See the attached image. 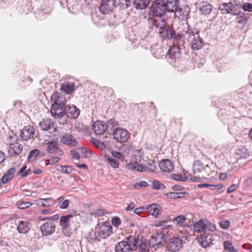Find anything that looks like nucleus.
<instances>
[{
	"label": "nucleus",
	"mask_w": 252,
	"mask_h": 252,
	"mask_svg": "<svg viewBox=\"0 0 252 252\" xmlns=\"http://www.w3.org/2000/svg\"><path fill=\"white\" fill-rule=\"evenodd\" d=\"M183 36L193 50L201 49L204 45V40L200 37L199 32L194 29L188 27L184 30Z\"/></svg>",
	"instance_id": "f257e3e1"
},
{
	"label": "nucleus",
	"mask_w": 252,
	"mask_h": 252,
	"mask_svg": "<svg viewBox=\"0 0 252 252\" xmlns=\"http://www.w3.org/2000/svg\"><path fill=\"white\" fill-rule=\"evenodd\" d=\"M138 243V235H129L115 245V252H130L136 251V244Z\"/></svg>",
	"instance_id": "f03ea898"
},
{
	"label": "nucleus",
	"mask_w": 252,
	"mask_h": 252,
	"mask_svg": "<svg viewBox=\"0 0 252 252\" xmlns=\"http://www.w3.org/2000/svg\"><path fill=\"white\" fill-rule=\"evenodd\" d=\"M65 104L63 103L60 104H52L51 114L57 119L61 125H65L67 122V116L65 115L64 107Z\"/></svg>",
	"instance_id": "7ed1b4c3"
},
{
	"label": "nucleus",
	"mask_w": 252,
	"mask_h": 252,
	"mask_svg": "<svg viewBox=\"0 0 252 252\" xmlns=\"http://www.w3.org/2000/svg\"><path fill=\"white\" fill-rule=\"evenodd\" d=\"M219 8L222 14H229L233 16L240 14L241 11L240 7L237 4L231 1L220 3Z\"/></svg>",
	"instance_id": "20e7f679"
},
{
	"label": "nucleus",
	"mask_w": 252,
	"mask_h": 252,
	"mask_svg": "<svg viewBox=\"0 0 252 252\" xmlns=\"http://www.w3.org/2000/svg\"><path fill=\"white\" fill-rule=\"evenodd\" d=\"M167 236L164 231L160 229L157 230L155 233L152 235L150 241L153 247L155 249L163 246L166 243Z\"/></svg>",
	"instance_id": "39448f33"
},
{
	"label": "nucleus",
	"mask_w": 252,
	"mask_h": 252,
	"mask_svg": "<svg viewBox=\"0 0 252 252\" xmlns=\"http://www.w3.org/2000/svg\"><path fill=\"white\" fill-rule=\"evenodd\" d=\"M151 11L154 16L162 17L166 11L165 0H157L155 1L151 6Z\"/></svg>",
	"instance_id": "423d86ee"
},
{
	"label": "nucleus",
	"mask_w": 252,
	"mask_h": 252,
	"mask_svg": "<svg viewBox=\"0 0 252 252\" xmlns=\"http://www.w3.org/2000/svg\"><path fill=\"white\" fill-rule=\"evenodd\" d=\"M113 135L117 142L124 143L130 138V133L126 129L119 127L115 129Z\"/></svg>",
	"instance_id": "0eeeda50"
},
{
	"label": "nucleus",
	"mask_w": 252,
	"mask_h": 252,
	"mask_svg": "<svg viewBox=\"0 0 252 252\" xmlns=\"http://www.w3.org/2000/svg\"><path fill=\"white\" fill-rule=\"evenodd\" d=\"M167 248L172 252L180 250L183 246V240L178 237H173L166 241Z\"/></svg>",
	"instance_id": "6e6552de"
},
{
	"label": "nucleus",
	"mask_w": 252,
	"mask_h": 252,
	"mask_svg": "<svg viewBox=\"0 0 252 252\" xmlns=\"http://www.w3.org/2000/svg\"><path fill=\"white\" fill-rule=\"evenodd\" d=\"M44 145H47L46 151L49 154H56L62 156L63 155V151L59 148V145L56 140H45Z\"/></svg>",
	"instance_id": "1a4fd4ad"
},
{
	"label": "nucleus",
	"mask_w": 252,
	"mask_h": 252,
	"mask_svg": "<svg viewBox=\"0 0 252 252\" xmlns=\"http://www.w3.org/2000/svg\"><path fill=\"white\" fill-rule=\"evenodd\" d=\"M112 227L107 222L99 225L97 233L99 235L100 239H106L112 233Z\"/></svg>",
	"instance_id": "9d476101"
},
{
	"label": "nucleus",
	"mask_w": 252,
	"mask_h": 252,
	"mask_svg": "<svg viewBox=\"0 0 252 252\" xmlns=\"http://www.w3.org/2000/svg\"><path fill=\"white\" fill-rule=\"evenodd\" d=\"M116 7L114 0H102L99 7L100 12L103 14H107L112 12Z\"/></svg>",
	"instance_id": "9b49d317"
},
{
	"label": "nucleus",
	"mask_w": 252,
	"mask_h": 252,
	"mask_svg": "<svg viewBox=\"0 0 252 252\" xmlns=\"http://www.w3.org/2000/svg\"><path fill=\"white\" fill-rule=\"evenodd\" d=\"M235 16H236L235 21L237 23V28L242 29L248 26V21L250 17L248 13L241 12L240 11V14Z\"/></svg>",
	"instance_id": "f8f14e48"
},
{
	"label": "nucleus",
	"mask_w": 252,
	"mask_h": 252,
	"mask_svg": "<svg viewBox=\"0 0 252 252\" xmlns=\"http://www.w3.org/2000/svg\"><path fill=\"white\" fill-rule=\"evenodd\" d=\"M197 237L198 242L203 248L209 247L213 243V236L210 234H208L207 232L197 235Z\"/></svg>",
	"instance_id": "ddd939ff"
},
{
	"label": "nucleus",
	"mask_w": 252,
	"mask_h": 252,
	"mask_svg": "<svg viewBox=\"0 0 252 252\" xmlns=\"http://www.w3.org/2000/svg\"><path fill=\"white\" fill-rule=\"evenodd\" d=\"M61 140L63 144L71 148L75 147L78 145L76 139L73 135L68 133H63L61 137Z\"/></svg>",
	"instance_id": "4468645a"
},
{
	"label": "nucleus",
	"mask_w": 252,
	"mask_h": 252,
	"mask_svg": "<svg viewBox=\"0 0 252 252\" xmlns=\"http://www.w3.org/2000/svg\"><path fill=\"white\" fill-rule=\"evenodd\" d=\"M64 110L65 115L67 116V120L69 118L76 119L80 114V110L74 105H65Z\"/></svg>",
	"instance_id": "2eb2a0df"
},
{
	"label": "nucleus",
	"mask_w": 252,
	"mask_h": 252,
	"mask_svg": "<svg viewBox=\"0 0 252 252\" xmlns=\"http://www.w3.org/2000/svg\"><path fill=\"white\" fill-rule=\"evenodd\" d=\"M40 230L43 236L51 235L55 230V224L52 221H47L40 227Z\"/></svg>",
	"instance_id": "dca6fc26"
},
{
	"label": "nucleus",
	"mask_w": 252,
	"mask_h": 252,
	"mask_svg": "<svg viewBox=\"0 0 252 252\" xmlns=\"http://www.w3.org/2000/svg\"><path fill=\"white\" fill-rule=\"evenodd\" d=\"M22 150L23 146L18 142H15L9 144L8 153L10 156L17 157L22 153Z\"/></svg>",
	"instance_id": "f3484780"
},
{
	"label": "nucleus",
	"mask_w": 252,
	"mask_h": 252,
	"mask_svg": "<svg viewBox=\"0 0 252 252\" xmlns=\"http://www.w3.org/2000/svg\"><path fill=\"white\" fill-rule=\"evenodd\" d=\"M158 18H150L148 19L149 23H151L152 26H155L157 28L160 30L163 29L166 27L167 23L165 19L162 17H158Z\"/></svg>",
	"instance_id": "a211bd4d"
},
{
	"label": "nucleus",
	"mask_w": 252,
	"mask_h": 252,
	"mask_svg": "<svg viewBox=\"0 0 252 252\" xmlns=\"http://www.w3.org/2000/svg\"><path fill=\"white\" fill-rule=\"evenodd\" d=\"M159 33L162 39H170L175 36V32L169 26H167L159 31Z\"/></svg>",
	"instance_id": "6ab92c4d"
},
{
	"label": "nucleus",
	"mask_w": 252,
	"mask_h": 252,
	"mask_svg": "<svg viewBox=\"0 0 252 252\" xmlns=\"http://www.w3.org/2000/svg\"><path fill=\"white\" fill-rule=\"evenodd\" d=\"M34 128L33 126L28 125L25 126L21 130L20 136L23 140H27L33 136Z\"/></svg>",
	"instance_id": "aec40b11"
},
{
	"label": "nucleus",
	"mask_w": 252,
	"mask_h": 252,
	"mask_svg": "<svg viewBox=\"0 0 252 252\" xmlns=\"http://www.w3.org/2000/svg\"><path fill=\"white\" fill-rule=\"evenodd\" d=\"M93 129L96 134L101 135L107 131V126L105 122L97 121L94 123Z\"/></svg>",
	"instance_id": "412c9836"
},
{
	"label": "nucleus",
	"mask_w": 252,
	"mask_h": 252,
	"mask_svg": "<svg viewBox=\"0 0 252 252\" xmlns=\"http://www.w3.org/2000/svg\"><path fill=\"white\" fill-rule=\"evenodd\" d=\"M166 10L168 12H174L176 14L178 6L180 5L179 0H165Z\"/></svg>",
	"instance_id": "4be33fe9"
},
{
	"label": "nucleus",
	"mask_w": 252,
	"mask_h": 252,
	"mask_svg": "<svg viewBox=\"0 0 252 252\" xmlns=\"http://www.w3.org/2000/svg\"><path fill=\"white\" fill-rule=\"evenodd\" d=\"M159 166L161 170L166 173H170L174 169L172 162L168 159L162 160L159 162Z\"/></svg>",
	"instance_id": "5701e85b"
},
{
	"label": "nucleus",
	"mask_w": 252,
	"mask_h": 252,
	"mask_svg": "<svg viewBox=\"0 0 252 252\" xmlns=\"http://www.w3.org/2000/svg\"><path fill=\"white\" fill-rule=\"evenodd\" d=\"M152 245L150 242L147 240L140 241L138 240V243L136 244L137 252H149L150 246Z\"/></svg>",
	"instance_id": "b1692460"
},
{
	"label": "nucleus",
	"mask_w": 252,
	"mask_h": 252,
	"mask_svg": "<svg viewBox=\"0 0 252 252\" xmlns=\"http://www.w3.org/2000/svg\"><path fill=\"white\" fill-rule=\"evenodd\" d=\"M190 12L189 7L187 5L182 6H178L177 11H176L175 16L179 18H184L188 16Z\"/></svg>",
	"instance_id": "393cba45"
},
{
	"label": "nucleus",
	"mask_w": 252,
	"mask_h": 252,
	"mask_svg": "<svg viewBox=\"0 0 252 252\" xmlns=\"http://www.w3.org/2000/svg\"><path fill=\"white\" fill-rule=\"evenodd\" d=\"M146 210L151 215L156 218L161 214L160 206L157 204H153L146 207Z\"/></svg>",
	"instance_id": "a878e982"
},
{
	"label": "nucleus",
	"mask_w": 252,
	"mask_h": 252,
	"mask_svg": "<svg viewBox=\"0 0 252 252\" xmlns=\"http://www.w3.org/2000/svg\"><path fill=\"white\" fill-rule=\"evenodd\" d=\"M188 219L183 215H179L175 217L173 220V222L177 225L181 227H189L190 223L187 222Z\"/></svg>",
	"instance_id": "bb28decb"
},
{
	"label": "nucleus",
	"mask_w": 252,
	"mask_h": 252,
	"mask_svg": "<svg viewBox=\"0 0 252 252\" xmlns=\"http://www.w3.org/2000/svg\"><path fill=\"white\" fill-rule=\"evenodd\" d=\"M205 227V223L203 219L200 220L194 224V229L197 235L206 233Z\"/></svg>",
	"instance_id": "cd10ccee"
},
{
	"label": "nucleus",
	"mask_w": 252,
	"mask_h": 252,
	"mask_svg": "<svg viewBox=\"0 0 252 252\" xmlns=\"http://www.w3.org/2000/svg\"><path fill=\"white\" fill-rule=\"evenodd\" d=\"M60 90L66 94H71L75 91L74 84L69 82L63 83L61 85Z\"/></svg>",
	"instance_id": "c85d7f7f"
},
{
	"label": "nucleus",
	"mask_w": 252,
	"mask_h": 252,
	"mask_svg": "<svg viewBox=\"0 0 252 252\" xmlns=\"http://www.w3.org/2000/svg\"><path fill=\"white\" fill-rule=\"evenodd\" d=\"M16 170L14 167H11L2 176L0 179L1 183L3 184L6 183L10 181L13 178L14 173H15Z\"/></svg>",
	"instance_id": "c756f323"
},
{
	"label": "nucleus",
	"mask_w": 252,
	"mask_h": 252,
	"mask_svg": "<svg viewBox=\"0 0 252 252\" xmlns=\"http://www.w3.org/2000/svg\"><path fill=\"white\" fill-rule=\"evenodd\" d=\"M150 0H133V4L136 9H144L147 7Z\"/></svg>",
	"instance_id": "7c9ffc66"
},
{
	"label": "nucleus",
	"mask_w": 252,
	"mask_h": 252,
	"mask_svg": "<svg viewBox=\"0 0 252 252\" xmlns=\"http://www.w3.org/2000/svg\"><path fill=\"white\" fill-rule=\"evenodd\" d=\"M17 229L19 233H26L28 232L30 229L29 224L27 221H19L18 222Z\"/></svg>",
	"instance_id": "2f4dec72"
},
{
	"label": "nucleus",
	"mask_w": 252,
	"mask_h": 252,
	"mask_svg": "<svg viewBox=\"0 0 252 252\" xmlns=\"http://www.w3.org/2000/svg\"><path fill=\"white\" fill-rule=\"evenodd\" d=\"M213 7L208 2L202 1L200 3V10L202 13L207 15L210 14L213 11Z\"/></svg>",
	"instance_id": "473e14b6"
},
{
	"label": "nucleus",
	"mask_w": 252,
	"mask_h": 252,
	"mask_svg": "<svg viewBox=\"0 0 252 252\" xmlns=\"http://www.w3.org/2000/svg\"><path fill=\"white\" fill-rule=\"evenodd\" d=\"M72 215H67L62 216L60 220V224L62 226L63 229H66L70 225V219L72 218Z\"/></svg>",
	"instance_id": "72a5a7b5"
},
{
	"label": "nucleus",
	"mask_w": 252,
	"mask_h": 252,
	"mask_svg": "<svg viewBox=\"0 0 252 252\" xmlns=\"http://www.w3.org/2000/svg\"><path fill=\"white\" fill-rule=\"evenodd\" d=\"M53 122L49 119H43L40 123V126L42 130H49L54 128Z\"/></svg>",
	"instance_id": "f704fd0d"
},
{
	"label": "nucleus",
	"mask_w": 252,
	"mask_h": 252,
	"mask_svg": "<svg viewBox=\"0 0 252 252\" xmlns=\"http://www.w3.org/2000/svg\"><path fill=\"white\" fill-rule=\"evenodd\" d=\"M181 48L178 46H176L175 45H172L170 47V49L168 50V55L169 58L173 59H176L178 57H179L180 53Z\"/></svg>",
	"instance_id": "c9c22d12"
},
{
	"label": "nucleus",
	"mask_w": 252,
	"mask_h": 252,
	"mask_svg": "<svg viewBox=\"0 0 252 252\" xmlns=\"http://www.w3.org/2000/svg\"><path fill=\"white\" fill-rule=\"evenodd\" d=\"M127 168L130 170L142 172L145 170V167L137 162H130L127 164Z\"/></svg>",
	"instance_id": "e433bc0d"
},
{
	"label": "nucleus",
	"mask_w": 252,
	"mask_h": 252,
	"mask_svg": "<svg viewBox=\"0 0 252 252\" xmlns=\"http://www.w3.org/2000/svg\"><path fill=\"white\" fill-rule=\"evenodd\" d=\"M187 193L186 192H170L165 194L167 198L170 199H177L186 196Z\"/></svg>",
	"instance_id": "4c0bfd02"
},
{
	"label": "nucleus",
	"mask_w": 252,
	"mask_h": 252,
	"mask_svg": "<svg viewBox=\"0 0 252 252\" xmlns=\"http://www.w3.org/2000/svg\"><path fill=\"white\" fill-rule=\"evenodd\" d=\"M119 125V123L114 121V120H110L107 122V123H105V126H107V132H109L110 131H111L113 132V131L117 128H118L117 126Z\"/></svg>",
	"instance_id": "58836bf2"
},
{
	"label": "nucleus",
	"mask_w": 252,
	"mask_h": 252,
	"mask_svg": "<svg viewBox=\"0 0 252 252\" xmlns=\"http://www.w3.org/2000/svg\"><path fill=\"white\" fill-rule=\"evenodd\" d=\"M171 221V219L169 217H167L165 220L158 221L156 224V225L157 226L160 227L162 229H167L171 226L167 223Z\"/></svg>",
	"instance_id": "ea45409f"
},
{
	"label": "nucleus",
	"mask_w": 252,
	"mask_h": 252,
	"mask_svg": "<svg viewBox=\"0 0 252 252\" xmlns=\"http://www.w3.org/2000/svg\"><path fill=\"white\" fill-rule=\"evenodd\" d=\"M88 241L90 243H92L94 241H100L101 240L99 235L97 233V231H94L92 230L89 232L87 236Z\"/></svg>",
	"instance_id": "a19ab883"
},
{
	"label": "nucleus",
	"mask_w": 252,
	"mask_h": 252,
	"mask_svg": "<svg viewBox=\"0 0 252 252\" xmlns=\"http://www.w3.org/2000/svg\"><path fill=\"white\" fill-rule=\"evenodd\" d=\"M204 169L203 164L200 161H196L192 167V171L194 174L200 173Z\"/></svg>",
	"instance_id": "79ce46f5"
},
{
	"label": "nucleus",
	"mask_w": 252,
	"mask_h": 252,
	"mask_svg": "<svg viewBox=\"0 0 252 252\" xmlns=\"http://www.w3.org/2000/svg\"><path fill=\"white\" fill-rule=\"evenodd\" d=\"M173 45L178 46L181 48V46H183V40L182 39V36L181 34H178L173 37Z\"/></svg>",
	"instance_id": "37998d69"
},
{
	"label": "nucleus",
	"mask_w": 252,
	"mask_h": 252,
	"mask_svg": "<svg viewBox=\"0 0 252 252\" xmlns=\"http://www.w3.org/2000/svg\"><path fill=\"white\" fill-rule=\"evenodd\" d=\"M32 205V203L24 201H19L16 204V206L20 209H25L29 208Z\"/></svg>",
	"instance_id": "c03bdc74"
},
{
	"label": "nucleus",
	"mask_w": 252,
	"mask_h": 252,
	"mask_svg": "<svg viewBox=\"0 0 252 252\" xmlns=\"http://www.w3.org/2000/svg\"><path fill=\"white\" fill-rule=\"evenodd\" d=\"M224 249L229 252H238L237 251L234 249L232 244L229 241H225L223 243Z\"/></svg>",
	"instance_id": "a18cd8bd"
},
{
	"label": "nucleus",
	"mask_w": 252,
	"mask_h": 252,
	"mask_svg": "<svg viewBox=\"0 0 252 252\" xmlns=\"http://www.w3.org/2000/svg\"><path fill=\"white\" fill-rule=\"evenodd\" d=\"M50 100L52 104H60L63 103V101L61 99L59 94L57 93L53 94L52 95Z\"/></svg>",
	"instance_id": "49530a36"
},
{
	"label": "nucleus",
	"mask_w": 252,
	"mask_h": 252,
	"mask_svg": "<svg viewBox=\"0 0 252 252\" xmlns=\"http://www.w3.org/2000/svg\"><path fill=\"white\" fill-rule=\"evenodd\" d=\"M152 189L155 190L163 189L165 188L164 184L158 180H154L152 182Z\"/></svg>",
	"instance_id": "de8ad7c7"
},
{
	"label": "nucleus",
	"mask_w": 252,
	"mask_h": 252,
	"mask_svg": "<svg viewBox=\"0 0 252 252\" xmlns=\"http://www.w3.org/2000/svg\"><path fill=\"white\" fill-rule=\"evenodd\" d=\"M39 151L38 149H34L32 150L30 153L28 157V159L29 161H33L34 160L36 156L39 154Z\"/></svg>",
	"instance_id": "09e8293b"
},
{
	"label": "nucleus",
	"mask_w": 252,
	"mask_h": 252,
	"mask_svg": "<svg viewBox=\"0 0 252 252\" xmlns=\"http://www.w3.org/2000/svg\"><path fill=\"white\" fill-rule=\"evenodd\" d=\"M91 142L94 145H96L98 148L100 149H103L105 148L104 143L101 142L100 140L96 139L95 138H92Z\"/></svg>",
	"instance_id": "8fccbe9b"
},
{
	"label": "nucleus",
	"mask_w": 252,
	"mask_h": 252,
	"mask_svg": "<svg viewBox=\"0 0 252 252\" xmlns=\"http://www.w3.org/2000/svg\"><path fill=\"white\" fill-rule=\"evenodd\" d=\"M107 160L108 161L109 164L114 168H117L119 166V162L118 161L113 157H108L107 158Z\"/></svg>",
	"instance_id": "3c124183"
},
{
	"label": "nucleus",
	"mask_w": 252,
	"mask_h": 252,
	"mask_svg": "<svg viewBox=\"0 0 252 252\" xmlns=\"http://www.w3.org/2000/svg\"><path fill=\"white\" fill-rule=\"evenodd\" d=\"M148 185V184L147 182L145 181H140V182H137L135 183L133 185V187L134 189H139L142 187H146Z\"/></svg>",
	"instance_id": "603ef678"
},
{
	"label": "nucleus",
	"mask_w": 252,
	"mask_h": 252,
	"mask_svg": "<svg viewBox=\"0 0 252 252\" xmlns=\"http://www.w3.org/2000/svg\"><path fill=\"white\" fill-rule=\"evenodd\" d=\"M205 226L206 231L208 230L209 231L214 232L216 230V226L215 224L210 221H207L206 223H205Z\"/></svg>",
	"instance_id": "864d4df0"
},
{
	"label": "nucleus",
	"mask_w": 252,
	"mask_h": 252,
	"mask_svg": "<svg viewBox=\"0 0 252 252\" xmlns=\"http://www.w3.org/2000/svg\"><path fill=\"white\" fill-rule=\"evenodd\" d=\"M43 202L46 204L45 207H50L55 205L56 203V201L51 198H48L44 199Z\"/></svg>",
	"instance_id": "5fc2aeb1"
},
{
	"label": "nucleus",
	"mask_w": 252,
	"mask_h": 252,
	"mask_svg": "<svg viewBox=\"0 0 252 252\" xmlns=\"http://www.w3.org/2000/svg\"><path fill=\"white\" fill-rule=\"evenodd\" d=\"M60 168V170L64 173L69 174L72 172V169L69 166L61 165Z\"/></svg>",
	"instance_id": "6e6d98bb"
},
{
	"label": "nucleus",
	"mask_w": 252,
	"mask_h": 252,
	"mask_svg": "<svg viewBox=\"0 0 252 252\" xmlns=\"http://www.w3.org/2000/svg\"><path fill=\"white\" fill-rule=\"evenodd\" d=\"M112 157L114 158H117L121 160H123L124 159V156L122 155V153L117 152V151H113L112 152Z\"/></svg>",
	"instance_id": "4d7b16f0"
},
{
	"label": "nucleus",
	"mask_w": 252,
	"mask_h": 252,
	"mask_svg": "<svg viewBox=\"0 0 252 252\" xmlns=\"http://www.w3.org/2000/svg\"><path fill=\"white\" fill-rule=\"evenodd\" d=\"M172 178L173 179L179 181L185 182L187 180V179L184 178L181 174H172Z\"/></svg>",
	"instance_id": "13d9d810"
},
{
	"label": "nucleus",
	"mask_w": 252,
	"mask_h": 252,
	"mask_svg": "<svg viewBox=\"0 0 252 252\" xmlns=\"http://www.w3.org/2000/svg\"><path fill=\"white\" fill-rule=\"evenodd\" d=\"M69 203V201L68 200H64L63 202L59 203V205L60 208L61 209H66Z\"/></svg>",
	"instance_id": "bf43d9fd"
},
{
	"label": "nucleus",
	"mask_w": 252,
	"mask_h": 252,
	"mask_svg": "<svg viewBox=\"0 0 252 252\" xmlns=\"http://www.w3.org/2000/svg\"><path fill=\"white\" fill-rule=\"evenodd\" d=\"M223 188V185H220V184L216 185L210 184L209 187H208V188H209L211 190H216V189L221 190Z\"/></svg>",
	"instance_id": "052dcab7"
},
{
	"label": "nucleus",
	"mask_w": 252,
	"mask_h": 252,
	"mask_svg": "<svg viewBox=\"0 0 252 252\" xmlns=\"http://www.w3.org/2000/svg\"><path fill=\"white\" fill-rule=\"evenodd\" d=\"M121 220L118 217H114L112 219V223L116 227L119 226L121 224Z\"/></svg>",
	"instance_id": "680f3d73"
},
{
	"label": "nucleus",
	"mask_w": 252,
	"mask_h": 252,
	"mask_svg": "<svg viewBox=\"0 0 252 252\" xmlns=\"http://www.w3.org/2000/svg\"><path fill=\"white\" fill-rule=\"evenodd\" d=\"M230 224V222L228 220H225L221 221L220 222V226L223 229H227Z\"/></svg>",
	"instance_id": "e2e57ef3"
},
{
	"label": "nucleus",
	"mask_w": 252,
	"mask_h": 252,
	"mask_svg": "<svg viewBox=\"0 0 252 252\" xmlns=\"http://www.w3.org/2000/svg\"><path fill=\"white\" fill-rule=\"evenodd\" d=\"M60 160L58 156H53L49 159V163L53 165L57 163Z\"/></svg>",
	"instance_id": "0e129e2a"
},
{
	"label": "nucleus",
	"mask_w": 252,
	"mask_h": 252,
	"mask_svg": "<svg viewBox=\"0 0 252 252\" xmlns=\"http://www.w3.org/2000/svg\"><path fill=\"white\" fill-rule=\"evenodd\" d=\"M70 153L73 158H76V159H78L80 157V154H79V153L78 152H77L76 151V150H75V149L71 150L70 151Z\"/></svg>",
	"instance_id": "69168bd1"
},
{
	"label": "nucleus",
	"mask_w": 252,
	"mask_h": 252,
	"mask_svg": "<svg viewBox=\"0 0 252 252\" xmlns=\"http://www.w3.org/2000/svg\"><path fill=\"white\" fill-rule=\"evenodd\" d=\"M244 11L252 12V4L250 3H245L243 6Z\"/></svg>",
	"instance_id": "338daca9"
},
{
	"label": "nucleus",
	"mask_w": 252,
	"mask_h": 252,
	"mask_svg": "<svg viewBox=\"0 0 252 252\" xmlns=\"http://www.w3.org/2000/svg\"><path fill=\"white\" fill-rule=\"evenodd\" d=\"M238 188V186L235 184H232L229 186L227 190V193H230L235 190Z\"/></svg>",
	"instance_id": "774afa93"
}]
</instances>
